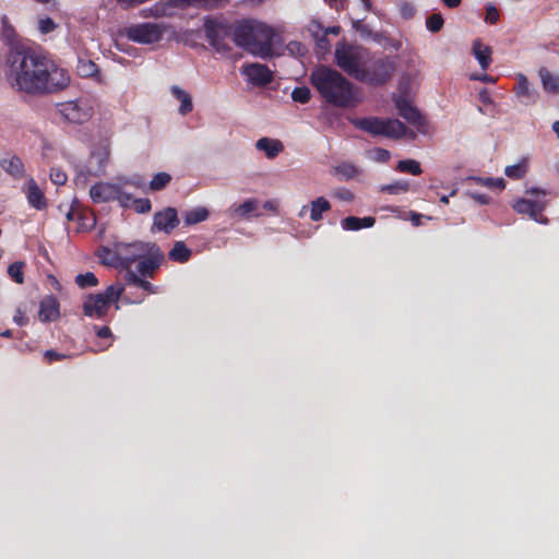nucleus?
Returning <instances> with one entry per match:
<instances>
[{
	"label": "nucleus",
	"mask_w": 559,
	"mask_h": 559,
	"mask_svg": "<svg viewBox=\"0 0 559 559\" xmlns=\"http://www.w3.org/2000/svg\"><path fill=\"white\" fill-rule=\"evenodd\" d=\"M443 24L444 21L440 13H433L426 20V26L432 33L439 32L443 27Z\"/></svg>",
	"instance_id": "nucleus-41"
},
{
	"label": "nucleus",
	"mask_w": 559,
	"mask_h": 559,
	"mask_svg": "<svg viewBox=\"0 0 559 559\" xmlns=\"http://www.w3.org/2000/svg\"><path fill=\"white\" fill-rule=\"evenodd\" d=\"M138 287L142 288L143 290H145L148 294L157 293V288L154 285H152V283H150L148 281H146L144 278H141Z\"/></svg>",
	"instance_id": "nucleus-55"
},
{
	"label": "nucleus",
	"mask_w": 559,
	"mask_h": 559,
	"mask_svg": "<svg viewBox=\"0 0 559 559\" xmlns=\"http://www.w3.org/2000/svg\"><path fill=\"white\" fill-rule=\"evenodd\" d=\"M170 29V25L165 23H140L124 28L126 37L134 43L151 45L162 40L164 35Z\"/></svg>",
	"instance_id": "nucleus-7"
},
{
	"label": "nucleus",
	"mask_w": 559,
	"mask_h": 559,
	"mask_svg": "<svg viewBox=\"0 0 559 559\" xmlns=\"http://www.w3.org/2000/svg\"><path fill=\"white\" fill-rule=\"evenodd\" d=\"M25 267V263L22 261H16L9 265L8 275L17 284L24 283V273L23 270Z\"/></svg>",
	"instance_id": "nucleus-35"
},
{
	"label": "nucleus",
	"mask_w": 559,
	"mask_h": 559,
	"mask_svg": "<svg viewBox=\"0 0 559 559\" xmlns=\"http://www.w3.org/2000/svg\"><path fill=\"white\" fill-rule=\"evenodd\" d=\"M360 221H361V228L372 227L376 222L373 217H364V218H360Z\"/></svg>",
	"instance_id": "nucleus-59"
},
{
	"label": "nucleus",
	"mask_w": 559,
	"mask_h": 559,
	"mask_svg": "<svg viewBox=\"0 0 559 559\" xmlns=\"http://www.w3.org/2000/svg\"><path fill=\"white\" fill-rule=\"evenodd\" d=\"M396 169L402 173H409L414 176H418L423 173L420 164L415 159L400 160Z\"/></svg>",
	"instance_id": "nucleus-33"
},
{
	"label": "nucleus",
	"mask_w": 559,
	"mask_h": 559,
	"mask_svg": "<svg viewBox=\"0 0 559 559\" xmlns=\"http://www.w3.org/2000/svg\"><path fill=\"white\" fill-rule=\"evenodd\" d=\"M219 0H160L153 4L151 8L144 9L141 12L143 17H164L173 16L176 9L186 7H204L214 8Z\"/></svg>",
	"instance_id": "nucleus-8"
},
{
	"label": "nucleus",
	"mask_w": 559,
	"mask_h": 559,
	"mask_svg": "<svg viewBox=\"0 0 559 559\" xmlns=\"http://www.w3.org/2000/svg\"><path fill=\"white\" fill-rule=\"evenodd\" d=\"M168 255L171 261L185 263L190 259L191 250L183 241H176Z\"/></svg>",
	"instance_id": "nucleus-27"
},
{
	"label": "nucleus",
	"mask_w": 559,
	"mask_h": 559,
	"mask_svg": "<svg viewBox=\"0 0 559 559\" xmlns=\"http://www.w3.org/2000/svg\"><path fill=\"white\" fill-rule=\"evenodd\" d=\"M255 147L270 159L275 158L284 150L283 143L277 139L261 138L255 142Z\"/></svg>",
	"instance_id": "nucleus-21"
},
{
	"label": "nucleus",
	"mask_w": 559,
	"mask_h": 559,
	"mask_svg": "<svg viewBox=\"0 0 559 559\" xmlns=\"http://www.w3.org/2000/svg\"><path fill=\"white\" fill-rule=\"evenodd\" d=\"M109 307L100 294L88 295L83 302V312L87 317L102 319L107 314Z\"/></svg>",
	"instance_id": "nucleus-16"
},
{
	"label": "nucleus",
	"mask_w": 559,
	"mask_h": 559,
	"mask_svg": "<svg viewBox=\"0 0 559 559\" xmlns=\"http://www.w3.org/2000/svg\"><path fill=\"white\" fill-rule=\"evenodd\" d=\"M90 195L95 203L118 200L123 206H127L131 200V195L123 192L120 186L109 182H99L92 186Z\"/></svg>",
	"instance_id": "nucleus-12"
},
{
	"label": "nucleus",
	"mask_w": 559,
	"mask_h": 559,
	"mask_svg": "<svg viewBox=\"0 0 559 559\" xmlns=\"http://www.w3.org/2000/svg\"><path fill=\"white\" fill-rule=\"evenodd\" d=\"M23 192L25 193L28 203L36 210H44L47 206V200L44 192L40 190L33 177L27 178L23 187Z\"/></svg>",
	"instance_id": "nucleus-18"
},
{
	"label": "nucleus",
	"mask_w": 559,
	"mask_h": 559,
	"mask_svg": "<svg viewBox=\"0 0 559 559\" xmlns=\"http://www.w3.org/2000/svg\"><path fill=\"white\" fill-rule=\"evenodd\" d=\"M352 26L362 38H370L374 41L380 40V34L372 32L368 25L364 24L362 20H353Z\"/></svg>",
	"instance_id": "nucleus-30"
},
{
	"label": "nucleus",
	"mask_w": 559,
	"mask_h": 559,
	"mask_svg": "<svg viewBox=\"0 0 559 559\" xmlns=\"http://www.w3.org/2000/svg\"><path fill=\"white\" fill-rule=\"evenodd\" d=\"M204 32L209 44L221 53L230 50L227 38H234V25L224 19H209L204 22Z\"/></svg>",
	"instance_id": "nucleus-9"
},
{
	"label": "nucleus",
	"mask_w": 559,
	"mask_h": 559,
	"mask_svg": "<svg viewBox=\"0 0 559 559\" xmlns=\"http://www.w3.org/2000/svg\"><path fill=\"white\" fill-rule=\"evenodd\" d=\"M274 37L272 27L255 20H242L234 24V43L262 59L273 56Z\"/></svg>",
	"instance_id": "nucleus-3"
},
{
	"label": "nucleus",
	"mask_w": 559,
	"mask_h": 559,
	"mask_svg": "<svg viewBox=\"0 0 559 559\" xmlns=\"http://www.w3.org/2000/svg\"><path fill=\"white\" fill-rule=\"evenodd\" d=\"M448 8L454 9L461 4L462 0H441Z\"/></svg>",
	"instance_id": "nucleus-62"
},
{
	"label": "nucleus",
	"mask_w": 559,
	"mask_h": 559,
	"mask_svg": "<svg viewBox=\"0 0 559 559\" xmlns=\"http://www.w3.org/2000/svg\"><path fill=\"white\" fill-rule=\"evenodd\" d=\"M338 197L345 201H352L354 199V194L348 190H343L338 193Z\"/></svg>",
	"instance_id": "nucleus-60"
},
{
	"label": "nucleus",
	"mask_w": 559,
	"mask_h": 559,
	"mask_svg": "<svg viewBox=\"0 0 559 559\" xmlns=\"http://www.w3.org/2000/svg\"><path fill=\"white\" fill-rule=\"evenodd\" d=\"M97 336H99L102 338L110 337L111 331L108 326H102L97 331Z\"/></svg>",
	"instance_id": "nucleus-58"
},
{
	"label": "nucleus",
	"mask_w": 559,
	"mask_h": 559,
	"mask_svg": "<svg viewBox=\"0 0 559 559\" xmlns=\"http://www.w3.org/2000/svg\"><path fill=\"white\" fill-rule=\"evenodd\" d=\"M369 52L362 46L338 43L335 47V63L349 76L359 81L368 63Z\"/></svg>",
	"instance_id": "nucleus-4"
},
{
	"label": "nucleus",
	"mask_w": 559,
	"mask_h": 559,
	"mask_svg": "<svg viewBox=\"0 0 559 559\" xmlns=\"http://www.w3.org/2000/svg\"><path fill=\"white\" fill-rule=\"evenodd\" d=\"M396 68L394 59L389 56H374L369 52V60L360 76V82L379 86L391 80Z\"/></svg>",
	"instance_id": "nucleus-5"
},
{
	"label": "nucleus",
	"mask_w": 559,
	"mask_h": 559,
	"mask_svg": "<svg viewBox=\"0 0 559 559\" xmlns=\"http://www.w3.org/2000/svg\"><path fill=\"white\" fill-rule=\"evenodd\" d=\"M472 51L483 70H487L491 63V47L483 44L480 39H475L472 45Z\"/></svg>",
	"instance_id": "nucleus-22"
},
{
	"label": "nucleus",
	"mask_w": 559,
	"mask_h": 559,
	"mask_svg": "<svg viewBox=\"0 0 559 559\" xmlns=\"http://www.w3.org/2000/svg\"><path fill=\"white\" fill-rule=\"evenodd\" d=\"M342 227L347 230H358L361 228V221L359 217L348 216L342 221Z\"/></svg>",
	"instance_id": "nucleus-47"
},
{
	"label": "nucleus",
	"mask_w": 559,
	"mask_h": 559,
	"mask_svg": "<svg viewBox=\"0 0 559 559\" xmlns=\"http://www.w3.org/2000/svg\"><path fill=\"white\" fill-rule=\"evenodd\" d=\"M241 73L246 75L247 80L253 85H266L273 80L272 72L264 64L248 63L241 69Z\"/></svg>",
	"instance_id": "nucleus-15"
},
{
	"label": "nucleus",
	"mask_w": 559,
	"mask_h": 559,
	"mask_svg": "<svg viewBox=\"0 0 559 559\" xmlns=\"http://www.w3.org/2000/svg\"><path fill=\"white\" fill-rule=\"evenodd\" d=\"M3 170L14 179H21L25 176V167L22 159L13 155L10 158L2 159L0 163Z\"/></svg>",
	"instance_id": "nucleus-24"
},
{
	"label": "nucleus",
	"mask_w": 559,
	"mask_h": 559,
	"mask_svg": "<svg viewBox=\"0 0 559 559\" xmlns=\"http://www.w3.org/2000/svg\"><path fill=\"white\" fill-rule=\"evenodd\" d=\"M310 96H311L310 90L306 86L296 87L292 92L293 100L300 103V104L308 103L310 100Z\"/></svg>",
	"instance_id": "nucleus-42"
},
{
	"label": "nucleus",
	"mask_w": 559,
	"mask_h": 559,
	"mask_svg": "<svg viewBox=\"0 0 559 559\" xmlns=\"http://www.w3.org/2000/svg\"><path fill=\"white\" fill-rule=\"evenodd\" d=\"M258 209V201L254 199L246 200L242 204L234 209V213L239 217H249L250 213Z\"/></svg>",
	"instance_id": "nucleus-37"
},
{
	"label": "nucleus",
	"mask_w": 559,
	"mask_h": 559,
	"mask_svg": "<svg viewBox=\"0 0 559 559\" xmlns=\"http://www.w3.org/2000/svg\"><path fill=\"white\" fill-rule=\"evenodd\" d=\"M134 210L136 213H147L152 209L151 201L148 199H135L134 201Z\"/></svg>",
	"instance_id": "nucleus-49"
},
{
	"label": "nucleus",
	"mask_w": 559,
	"mask_h": 559,
	"mask_svg": "<svg viewBox=\"0 0 559 559\" xmlns=\"http://www.w3.org/2000/svg\"><path fill=\"white\" fill-rule=\"evenodd\" d=\"M14 321L19 325H24L26 322V318L23 316V313L21 311H17V313L14 316Z\"/></svg>",
	"instance_id": "nucleus-63"
},
{
	"label": "nucleus",
	"mask_w": 559,
	"mask_h": 559,
	"mask_svg": "<svg viewBox=\"0 0 559 559\" xmlns=\"http://www.w3.org/2000/svg\"><path fill=\"white\" fill-rule=\"evenodd\" d=\"M124 292V287L121 284L110 285L106 288V290L100 294L103 298H106L107 302L110 305L111 302L117 301L122 293Z\"/></svg>",
	"instance_id": "nucleus-38"
},
{
	"label": "nucleus",
	"mask_w": 559,
	"mask_h": 559,
	"mask_svg": "<svg viewBox=\"0 0 559 559\" xmlns=\"http://www.w3.org/2000/svg\"><path fill=\"white\" fill-rule=\"evenodd\" d=\"M546 203L543 201L520 199L514 203L513 209L520 214H527L534 221L540 222L538 217L542 215ZM546 221L542 222L545 223Z\"/></svg>",
	"instance_id": "nucleus-19"
},
{
	"label": "nucleus",
	"mask_w": 559,
	"mask_h": 559,
	"mask_svg": "<svg viewBox=\"0 0 559 559\" xmlns=\"http://www.w3.org/2000/svg\"><path fill=\"white\" fill-rule=\"evenodd\" d=\"M409 189V183L406 180H397L391 185H384L380 188L381 192H386L390 194H402L407 192Z\"/></svg>",
	"instance_id": "nucleus-34"
},
{
	"label": "nucleus",
	"mask_w": 559,
	"mask_h": 559,
	"mask_svg": "<svg viewBox=\"0 0 559 559\" xmlns=\"http://www.w3.org/2000/svg\"><path fill=\"white\" fill-rule=\"evenodd\" d=\"M126 269L124 280L129 285H134L138 287L142 277H140L134 271L130 269V265Z\"/></svg>",
	"instance_id": "nucleus-50"
},
{
	"label": "nucleus",
	"mask_w": 559,
	"mask_h": 559,
	"mask_svg": "<svg viewBox=\"0 0 559 559\" xmlns=\"http://www.w3.org/2000/svg\"><path fill=\"white\" fill-rule=\"evenodd\" d=\"M376 159L379 162H388L390 159V152L384 148H377Z\"/></svg>",
	"instance_id": "nucleus-56"
},
{
	"label": "nucleus",
	"mask_w": 559,
	"mask_h": 559,
	"mask_svg": "<svg viewBox=\"0 0 559 559\" xmlns=\"http://www.w3.org/2000/svg\"><path fill=\"white\" fill-rule=\"evenodd\" d=\"M515 94L525 106L536 103L538 96L537 92L531 88L526 76L523 74H519Z\"/></svg>",
	"instance_id": "nucleus-20"
},
{
	"label": "nucleus",
	"mask_w": 559,
	"mask_h": 559,
	"mask_svg": "<svg viewBox=\"0 0 559 559\" xmlns=\"http://www.w3.org/2000/svg\"><path fill=\"white\" fill-rule=\"evenodd\" d=\"M308 32L313 39L323 36V34H326V32H324V27L318 21H311L309 23Z\"/></svg>",
	"instance_id": "nucleus-48"
},
{
	"label": "nucleus",
	"mask_w": 559,
	"mask_h": 559,
	"mask_svg": "<svg viewBox=\"0 0 559 559\" xmlns=\"http://www.w3.org/2000/svg\"><path fill=\"white\" fill-rule=\"evenodd\" d=\"M471 197L479 204H487L489 202V197L483 193H472Z\"/></svg>",
	"instance_id": "nucleus-57"
},
{
	"label": "nucleus",
	"mask_w": 559,
	"mask_h": 559,
	"mask_svg": "<svg viewBox=\"0 0 559 559\" xmlns=\"http://www.w3.org/2000/svg\"><path fill=\"white\" fill-rule=\"evenodd\" d=\"M310 81L320 96L330 105L350 108L359 102L358 88L341 72L328 66L313 69Z\"/></svg>",
	"instance_id": "nucleus-2"
},
{
	"label": "nucleus",
	"mask_w": 559,
	"mask_h": 559,
	"mask_svg": "<svg viewBox=\"0 0 559 559\" xmlns=\"http://www.w3.org/2000/svg\"><path fill=\"white\" fill-rule=\"evenodd\" d=\"M179 223L180 221L177 210L175 207L168 206L154 214L152 230L170 234L179 225Z\"/></svg>",
	"instance_id": "nucleus-14"
},
{
	"label": "nucleus",
	"mask_w": 559,
	"mask_h": 559,
	"mask_svg": "<svg viewBox=\"0 0 559 559\" xmlns=\"http://www.w3.org/2000/svg\"><path fill=\"white\" fill-rule=\"evenodd\" d=\"M499 19V12L498 10L496 9V7L493 5H488L486 8V17H485V21L490 23V24H495Z\"/></svg>",
	"instance_id": "nucleus-51"
},
{
	"label": "nucleus",
	"mask_w": 559,
	"mask_h": 559,
	"mask_svg": "<svg viewBox=\"0 0 559 559\" xmlns=\"http://www.w3.org/2000/svg\"><path fill=\"white\" fill-rule=\"evenodd\" d=\"M286 49L289 52V55L295 57H301L307 53V47L300 41L296 40L289 41L286 46Z\"/></svg>",
	"instance_id": "nucleus-44"
},
{
	"label": "nucleus",
	"mask_w": 559,
	"mask_h": 559,
	"mask_svg": "<svg viewBox=\"0 0 559 559\" xmlns=\"http://www.w3.org/2000/svg\"><path fill=\"white\" fill-rule=\"evenodd\" d=\"M421 217H423L421 214H418V213H415V212H411V221H412V223L415 226H419L420 225Z\"/></svg>",
	"instance_id": "nucleus-61"
},
{
	"label": "nucleus",
	"mask_w": 559,
	"mask_h": 559,
	"mask_svg": "<svg viewBox=\"0 0 559 559\" xmlns=\"http://www.w3.org/2000/svg\"><path fill=\"white\" fill-rule=\"evenodd\" d=\"M313 40L316 41V46L320 52H326L330 49V41L326 34H323V36Z\"/></svg>",
	"instance_id": "nucleus-52"
},
{
	"label": "nucleus",
	"mask_w": 559,
	"mask_h": 559,
	"mask_svg": "<svg viewBox=\"0 0 559 559\" xmlns=\"http://www.w3.org/2000/svg\"><path fill=\"white\" fill-rule=\"evenodd\" d=\"M78 72L82 76H92L97 72V66L93 61H80Z\"/></svg>",
	"instance_id": "nucleus-43"
},
{
	"label": "nucleus",
	"mask_w": 559,
	"mask_h": 559,
	"mask_svg": "<svg viewBox=\"0 0 559 559\" xmlns=\"http://www.w3.org/2000/svg\"><path fill=\"white\" fill-rule=\"evenodd\" d=\"M539 73L544 90L549 93H559V75L551 74L546 70H540Z\"/></svg>",
	"instance_id": "nucleus-29"
},
{
	"label": "nucleus",
	"mask_w": 559,
	"mask_h": 559,
	"mask_svg": "<svg viewBox=\"0 0 559 559\" xmlns=\"http://www.w3.org/2000/svg\"><path fill=\"white\" fill-rule=\"evenodd\" d=\"M5 79L14 92L31 97L61 92L71 81L67 70L41 52L14 40H10L5 55Z\"/></svg>",
	"instance_id": "nucleus-1"
},
{
	"label": "nucleus",
	"mask_w": 559,
	"mask_h": 559,
	"mask_svg": "<svg viewBox=\"0 0 559 559\" xmlns=\"http://www.w3.org/2000/svg\"><path fill=\"white\" fill-rule=\"evenodd\" d=\"M55 27H56V24L51 19L47 17L45 20H40V31L43 33L46 34V33L52 32L55 29Z\"/></svg>",
	"instance_id": "nucleus-53"
},
{
	"label": "nucleus",
	"mask_w": 559,
	"mask_h": 559,
	"mask_svg": "<svg viewBox=\"0 0 559 559\" xmlns=\"http://www.w3.org/2000/svg\"><path fill=\"white\" fill-rule=\"evenodd\" d=\"M527 173V162L526 159H522L520 163L515 165L507 166L504 169V174L507 177L511 179H521Z\"/></svg>",
	"instance_id": "nucleus-31"
},
{
	"label": "nucleus",
	"mask_w": 559,
	"mask_h": 559,
	"mask_svg": "<svg viewBox=\"0 0 559 559\" xmlns=\"http://www.w3.org/2000/svg\"><path fill=\"white\" fill-rule=\"evenodd\" d=\"M148 251L147 254L138 261V272L143 277H153L155 271L164 261V253L156 243H153Z\"/></svg>",
	"instance_id": "nucleus-13"
},
{
	"label": "nucleus",
	"mask_w": 559,
	"mask_h": 559,
	"mask_svg": "<svg viewBox=\"0 0 559 559\" xmlns=\"http://www.w3.org/2000/svg\"><path fill=\"white\" fill-rule=\"evenodd\" d=\"M57 111L64 121L82 124L92 118L94 110L91 102L82 97L75 100L57 104Z\"/></svg>",
	"instance_id": "nucleus-10"
},
{
	"label": "nucleus",
	"mask_w": 559,
	"mask_h": 559,
	"mask_svg": "<svg viewBox=\"0 0 559 559\" xmlns=\"http://www.w3.org/2000/svg\"><path fill=\"white\" fill-rule=\"evenodd\" d=\"M75 183L79 186V185H82V187H85L86 185V176L84 174H79L75 178Z\"/></svg>",
	"instance_id": "nucleus-64"
},
{
	"label": "nucleus",
	"mask_w": 559,
	"mask_h": 559,
	"mask_svg": "<svg viewBox=\"0 0 559 559\" xmlns=\"http://www.w3.org/2000/svg\"><path fill=\"white\" fill-rule=\"evenodd\" d=\"M45 358L51 362L53 360H61V359H64L67 356L64 354H60L53 349H49V350H46L45 352Z\"/></svg>",
	"instance_id": "nucleus-54"
},
{
	"label": "nucleus",
	"mask_w": 559,
	"mask_h": 559,
	"mask_svg": "<svg viewBox=\"0 0 559 559\" xmlns=\"http://www.w3.org/2000/svg\"><path fill=\"white\" fill-rule=\"evenodd\" d=\"M331 209L330 202L324 199L323 197H320L311 202V212H310V218L313 222H318L322 218V214L324 212H328Z\"/></svg>",
	"instance_id": "nucleus-28"
},
{
	"label": "nucleus",
	"mask_w": 559,
	"mask_h": 559,
	"mask_svg": "<svg viewBox=\"0 0 559 559\" xmlns=\"http://www.w3.org/2000/svg\"><path fill=\"white\" fill-rule=\"evenodd\" d=\"M210 212L206 207L199 206L183 213V223L191 226L204 222L209 218Z\"/></svg>",
	"instance_id": "nucleus-25"
},
{
	"label": "nucleus",
	"mask_w": 559,
	"mask_h": 559,
	"mask_svg": "<svg viewBox=\"0 0 559 559\" xmlns=\"http://www.w3.org/2000/svg\"><path fill=\"white\" fill-rule=\"evenodd\" d=\"M171 94L174 97H176L181 103L180 107H179V112L181 115L185 116V115L189 114L190 111H192V109H193L192 99L186 91H183L182 88H180L177 85H174V86H171Z\"/></svg>",
	"instance_id": "nucleus-26"
},
{
	"label": "nucleus",
	"mask_w": 559,
	"mask_h": 559,
	"mask_svg": "<svg viewBox=\"0 0 559 559\" xmlns=\"http://www.w3.org/2000/svg\"><path fill=\"white\" fill-rule=\"evenodd\" d=\"M469 180H473L477 183L489 188H497L499 190L504 189L506 182L502 178H479V177H471Z\"/></svg>",
	"instance_id": "nucleus-40"
},
{
	"label": "nucleus",
	"mask_w": 559,
	"mask_h": 559,
	"mask_svg": "<svg viewBox=\"0 0 559 559\" xmlns=\"http://www.w3.org/2000/svg\"><path fill=\"white\" fill-rule=\"evenodd\" d=\"M355 126L372 135L392 139H400L407 133L406 126L397 119L362 118L356 120Z\"/></svg>",
	"instance_id": "nucleus-6"
},
{
	"label": "nucleus",
	"mask_w": 559,
	"mask_h": 559,
	"mask_svg": "<svg viewBox=\"0 0 559 559\" xmlns=\"http://www.w3.org/2000/svg\"><path fill=\"white\" fill-rule=\"evenodd\" d=\"M171 180V176L168 173H157L150 181V188L153 191H159L164 189Z\"/></svg>",
	"instance_id": "nucleus-36"
},
{
	"label": "nucleus",
	"mask_w": 559,
	"mask_h": 559,
	"mask_svg": "<svg viewBox=\"0 0 559 559\" xmlns=\"http://www.w3.org/2000/svg\"><path fill=\"white\" fill-rule=\"evenodd\" d=\"M154 242H120L115 246V258L122 267H128L132 263L139 261L147 252Z\"/></svg>",
	"instance_id": "nucleus-11"
},
{
	"label": "nucleus",
	"mask_w": 559,
	"mask_h": 559,
	"mask_svg": "<svg viewBox=\"0 0 559 559\" xmlns=\"http://www.w3.org/2000/svg\"><path fill=\"white\" fill-rule=\"evenodd\" d=\"M334 174L341 176L345 180H349L359 174V169L354 164L342 163L334 167Z\"/></svg>",
	"instance_id": "nucleus-32"
},
{
	"label": "nucleus",
	"mask_w": 559,
	"mask_h": 559,
	"mask_svg": "<svg viewBox=\"0 0 559 559\" xmlns=\"http://www.w3.org/2000/svg\"><path fill=\"white\" fill-rule=\"evenodd\" d=\"M399 11H400L401 16L406 20L412 19L416 13V9L413 5V3L407 2V1H403L400 3Z\"/></svg>",
	"instance_id": "nucleus-45"
},
{
	"label": "nucleus",
	"mask_w": 559,
	"mask_h": 559,
	"mask_svg": "<svg viewBox=\"0 0 559 559\" xmlns=\"http://www.w3.org/2000/svg\"><path fill=\"white\" fill-rule=\"evenodd\" d=\"M394 104L399 115L408 123L417 128H420L425 123L424 117L406 98L399 96L394 99Z\"/></svg>",
	"instance_id": "nucleus-17"
},
{
	"label": "nucleus",
	"mask_w": 559,
	"mask_h": 559,
	"mask_svg": "<svg viewBox=\"0 0 559 559\" xmlns=\"http://www.w3.org/2000/svg\"><path fill=\"white\" fill-rule=\"evenodd\" d=\"M67 175L63 170H61L60 168H51L50 170V180L57 185V186H62L67 182Z\"/></svg>",
	"instance_id": "nucleus-46"
},
{
	"label": "nucleus",
	"mask_w": 559,
	"mask_h": 559,
	"mask_svg": "<svg viewBox=\"0 0 559 559\" xmlns=\"http://www.w3.org/2000/svg\"><path fill=\"white\" fill-rule=\"evenodd\" d=\"M75 283L81 288L94 287L98 284V280L92 272H86L84 274H79L75 277Z\"/></svg>",
	"instance_id": "nucleus-39"
},
{
	"label": "nucleus",
	"mask_w": 559,
	"mask_h": 559,
	"mask_svg": "<svg viewBox=\"0 0 559 559\" xmlns=\"http://www.w3.org/2000/svg\"><path fill=\"white\" fill-rule=\"evenodd\" d=\"M39 320L43 322L53 321L59 317V306L53 297H47L40 302Z\"/></svg>",
	"instance_id": "nucleus-23"
}]
</instances>
